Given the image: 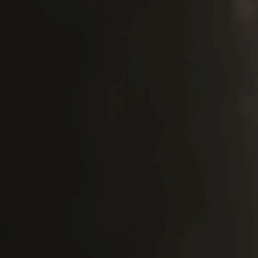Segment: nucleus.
Segmentation results:
<instances>
[{"instance_id": "nucleus-3", "label": "nucleus", "mask_w": 258, "mask_h": 258, "mask_svg": "<svg viewBox=\"0 0 258 258\" xmlns=\"http://www.w3.org/2000/svg\"><path fill=\"white\" fill-rule=\"evenodd\" d=\"M11 250L13 251V252L14 251V247L13 245L11 246Z\"/></svg>"}, {"instance_id": "nucleus-2", "label": "nucleus", "mask_w": 258, "mask_h": 258, "mask_svg": "<svg viewBox=\"0 0 258 258\" xmlns=\"http://www.w3.org/2000/svg\"><path fill=\"white\" fill-rule=\"evenodd\" d=\"M11 230L13 231V233L15 234H18L20 233V230L15 228L13 226L11 227Z\"/></svg>"}, {"instance_id": "nucleus-1", "label": "nucleus", "mask_w": 258, "mask_h": 258, "mask_svg": "<svg viewBox=\"0 0 258 258\" xmlns=\"http://www.w3.org/2000/svg\"><path fill=\"white\" fill-rule=\"evenodd\" d=\"M16 119H12V137L11 142V145L13 148L12 154V200H13V216L11 218V222L13 224H17L18 222V218L14 215L15 214V206H16V156L15 149L18 143V138L16 135Z\"/></svg>"}]
</instances>
